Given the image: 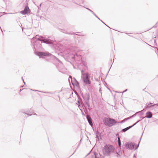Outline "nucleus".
<instances>
[{"label":"nucleus","mask_w":158,"mask_h":158,"mask_svg":"<svg viewBox=\"0 0 158 158\" xmlns=\"http://www.w3.org/2000/svg\"><path fill=\"white\" fill-rule=\"evenodd\" d=\"M48 38H45L39 35H36L33 38V43L32 46L35 50L40 49L41 46V44L44 43L48 44L51 45L54 47L55 49L57 50H60V48L55 45L54 42L55 41L54 39L51 36H48Z\"/></svg>","instance_id":"f257e3e1"},{"label":"nucleus","mask_w":158,"mask_h":158,"mask_svg":"<svg viewBox=\"0 0 158 158\" xmlns=\"http://www.w3.org/2000/svg\"><path fill=\"white\" fill-rule=\"evenodd\" d=\"M102 151L103 155L106 156H110L111 153H114V156L117 158H121L123 155L121 148L116 150L113 145L110 144L105 145Z\"/></svg>","instance_id":"f03ea898"},{"label":"nucleus","mask_w":158,"mask_h":158,"mask_svg":"<svg viewBox=\"0 0 158 158\" xmlns=\"http://www.w3.org/2000/svg\"><path fill=\"white\" fill-rule=\"evenodd\" d=\"M80 52L79 51L70 52V53L72 54L71 58L77 61L78 64H81L82 66L83 65L85 67L87 68V64L83 60L84 58L80 55Z\"/></svg>","instance_id":"7ed1b4c3"},{"label":"nucleus","mask_w":158,"mask_h":158,"mask_svg":"<svg viewBox=\"0 0 158 158\" xmlns=\"http://www.w3.org/2000/svg\"><path fill=\"white\" fill-rule=\"evenodd\" d=\"M81 83L82 85V87L85 89H93L94 88L93 85L91 83L90 80V76L85 75V76H81Z\"/></svg>","instance_id":"20e7f679"},{"label":"nucleus","mask_w":158,"mask_h":158,"mask_svg":"<svg viewBox=\"0 0 158 158\" xmlns=\"http://www.w3.org/2000/svg\"><path fill=\"white\" fill-rule=\"evenodd\" d=\"M35 54L39 56L40 58H45L47 57L55 59L57 61L59 62V63H62V62L57 58L55 56L52 55L51 53L48 52H37L35 53Z\"/></svg>","instance_id":"39448f33"},{"label":"nucleus","mask_w":158,"mask_h":158,"mask_svg":"<svg viewBox=\"0 0 158 158\" xmlns=\"http://www.w3.org/2000/svg\"><path fill=\"white\" fill-rule=\"evenodd\" d=\"M144 129H145V128ZM144 131H143L142 133V134L141 136L140 140L138 144L137 145L136 143L130 141L127 142L125 144V146L126 149L130 150H132L134 149L135 150L137 149L139 147V143L140 142L143 135L144 132Z\"/></svg>","instance_id":"423d86ee"},{"label":"nucleus","mask_w":158,"mask_h":158,"mask_svg":"<svg viewBox=\"0 0 158 158\" xmlns=\"http://www.w3.org/2000/svg\"><path fill=\"white\" fill-rule=\"evenodd\" d=\"M105 125L109 127L115 125L117 123V122L112 118H105L103 120Z\"/></svg>","instance_id":"0eeeda50"},{"label":"nucleus","mask_w":158,"mask_h":158,"mask_svg":"<svg viewBox=\"0 0 158 158\" xmlns=\"http://www.w3.org/2000/svg\"><path fill=\"white\" fill-rule=\"evenodd\" d=\"M80 91V93L81 94V95L84 100V103L85 105H86L88 108H89L90 107L89 100L90 99V95L89 92L86 93L84 95H83V93L82 92L81 89H78Z\"/></svg>","instance_id":"6e6552de"},{"label":"nucleus","mask_w":158,"mask_h":158,"mask_svg":"<svg viewBox=\"0 0 158 158\" xmlns=\"http://www.w3.org/2000/svg\"><path fill=\"white\" fill-rule=\"evenodd\" d=\"M84 111L86 114V117L89 125L92 127L93 126V124L91 117L88 114H87V113L85 110Z\"/></svg>","instance_id":"1a4fd4ad"},{"label":"nucleus","mask_w":158,"mask_h":158,"mask_svg":"<svg viewBox=\"0 0 158 158\" xmlns=\"http://www.w3.org/2000/svg\"><path fill=\"white\" fill-rule=\"evenodd\" d=\"M96 142L99 141L100 139H102V135L101 133L98 131H96Z\"/></svg>","instance_id":"9d476101"},{"label":"nucleus","mask_w":158,"mask_h":158,"mask_svg":"<svg viewBox=\"0 0 158 158\" xmlns=\"http://www.w3.org/2000/svg\"><path fill=\"white\" fill-rule=\"evenodd\" d=\"M23 89H14V92L16 95H19L20 96H23L25 94L23 91Z\"/></svg>","instance_id":"9b49d317"},{"label":"nucleus","mask_w":158,"mask_h":158,"mask_svg":"<svg viewBox=\"0 0 158 158\" xmlns=\"http://www.w3.org/2000/svg\"><path fill=\"white\" fill-rule=\"evenodd\" d=\"M109 90L110 92L112 94L113 96H114V98H115V96L116 95V94H114L113 93H112V91L116 93H122V95H123V93L126 92L127 89H125L123 91V92H119V91H117L114 90L113 89H109Z\"/></svg>","instance_id":"f8f14e48"},{"label":"nucleus","mask_w":158,"mask_h":158,"mask_svg":"<svg viewBox=\"0 0 158 158\" xmlns=\"http://www.w3.org/2000/svg\"><path fill=\"white\" fill-rule=\"evenodd\" d=\"M146 118H151L152 116V113L150 111H147L146 113Z\"/></svg>","instance_id":"ddd939ff"},{"label":"nucleus","mask_w":158,"mask_h":158,"mask_svg":"<svg viewBox=\"0 0 158 158\" xmlns=\"http://www.w3.org/2000/svg\"><path fill=\"white\" fill-rule=\"evenodd\" d=\"M72 84L73 86H76L78 88V89H81L79 85V83L77 81L72 82Z\"/></svg>","instance_id":"4468645a"},{"label":"nucleus","mask_w":158,"mask_h":158,"mask_svg":"<svg viewBox=\"0 0 158 158\" xmlns=\"http://www.w3.org/2000/svg\"><path fill=\"white\" fill-rule=\"evenodd\" d=\"M155 106H158V104H153L151 102H149V103L148 104H146V106L148 108H150L151 107H154Z\"/></svg>","instance_id":"2eb2a0df"},{"label":"nucleus","mask_w":158,"mask_h":158,"mask_svg":"<svg viewBox=\"0 0 158 158\" xmlns=\"http://www.w3.org/2000/svg\"><path fill=\"white\" fill-rule=\"evenodd\" d=\"M61 31H61V32H63L64 33L66 34H71V35H73V34H74V35H79L73 32H71L70 33H69L67 31H65L64 30H63V29H61Z\"/></svg>","instance_id":"dca6fc26"},{"label":"nucleus","mask_w":158,"mask_h":158,"mask_svg":"<svg viewBox=\"0 0 158 158\" xmlns=\"http://www.w3.org/2000/svg\"><path fill=\"white\" fill-rule=\"evenodd\" d=\"M68 81L71 87V89H73L71 86V83L73 82V78L71 75H69L68 79Z\"/></svg>","instance_id":"f3484780"},{"label":"nucleus","mask_w":158,"mask_h":158,"mask_svg":"<svg viewBox=\"0 0 158 158\" xmlns=\"http://www.w3.org/2000/svg\"><path fill=\"white\" fill-rule=\"evenodd\" d=\"M23 113L28 115V116L31 115L32 114V112L30 111V110L27 111L26 112H23Z\"/></svg>","instance_id":"a211bd4d"},{"label":"nucleus","mask_w":158,"mask_h":158,"mask_svg":"<svg viewBox=\"0 0 158 158\" xmlns=\"http://www.w3.org/2000/svg\"><path fill=\"white\" fill-rule=\"evenodd\" d=\"M85 8L90 12H91L92 13L93 15H94L97 18H98V19L100 20V19L94 13L93 11L88 8Z\"/></svg>","instance_id":"6ab92c4d"},{"label":"nucleus","mask_w":158,"mask_h":158,"mask_svg":"<svg viewBox=\"0 0 158 158\" xmlns=\"http://www.w3.org/2000/svg\"><path fill=\"white\" fill-rule=\"evenodd\" d=\"M131 128V127H130V126L128 127L125 128H123V129H122L121 130V131L122 132H125L126 131H128V130H129V129H130Z\"/></svg>","instance_id":"aec40b11"},{"label":"nucleus","mask_w":158,"mask_h":158,"mask_svg":"<svg viewBox=\"0 0 158 158\" xmlns=\"http://www.w3.org/2000/svg\"><path fill=\"white\" fill-rule=\"evenodd\" d=\"M24 10H25L28 13L30 11V9H29V8L27 6H25V8L24 9Z\"/></svg>","instance_id":"412c9836"},{"label":"nucleus","mask_w":158,"mask_h":158,"mask_svg":"<svg viewBox=\"0 0 158 158\" xmlns=\"http://www.w3.org/2000/svg\"><path fill=\"white\" fill-rule=\"evenodd\" d=\"M20 13L23 15H25L28 13H27V12L25 10H22L20 11Z\"/></svg>","instance_id":"4be33fe9"},{"label":"nucleus","mask_w":158,"mask_h":158,"mask_svg":"<svg viewBox=\"0 0 158 158\" xmlns=\"http://www.w3.org/2000/svg\"><path fill=\"white\" fill-rule=\"evenodd\" d=\"M81 71L82 75L81 76H85V75H89L88 73H84V71L83 70H81Z\"/></svg>","instance_id":"5701e85b"},{"label":"nucleus","mask_w":158,"mask_h":158,"mask_svg":"<svg viewBox=\"0 0 158 158\" xmlns=\"http://www.w3.org/2000/svg\"><path fill=\"white\" fill-rule=\"evenodd\" d=\"M93 153L94 156V158H100L98 156V154L96 152H93Z\"/></svg>","instance_id":"b1692460"},{"label":"nucleus","mask_w":158,"mask_h":158,"mask_svg":"<svg viewBox=\"0 0 158 158\" xmlns=\"http://www.w3.org/2000/svg\"><path fill=\"white\" fill-rule=\"evenodd\" d=\"M137 113H140V114H139L138 115H143L144 114V113L143 112V111L142 110H141V111H139L137 112Z\"/></svg>","instance_id":"393cba45"},{"label":"nucleus","mask_w":158,"mask_h":158,"mask_svg":"<svg viewBox=\"0 0 158 158\" xmlns=\"http://www.w3.org/2000/svg\"><path fill=\"white\" fill-rule=\"evenodd\" d=\"M72 90H73V91L77 95L78 98L79 99V96L78 95V94L77 93L76 91V89H72Z\"/></svg>","instance_id":"a878e982"},{"label":"nucleus","mask_w":158,"mask_h":158,"mask_svg":"<svg viewBox=\"0 0 158 158\" xmlns=\"http://www.w3.org/2000/svg\"><path fill=\"white\" fill-rule=\"evenodd\" d=\"M137 114L138 113H137V112H136L135 113V114H133L132 116H130V117L131 118V119L132 118H133V117H134L135 116L137 115Z\"/></svg>","instance_id":"bb28decb"},{"label":"nucleus","mask_w":158,"mask_h":158,"mask_svg":"<svg viewBox=\"0 0 158 158\" xmlns=\"http://www.w3.org/2000/svg\"><path fill=\"white\" fill-rule=\"evenodd\" d=\"M131 119V118L130 117H127V118H125L124 120L125 121H127V120H129L130 119Z\"/></svg>","instance_id":"cd10ccee"},{"label":"nucleus","mask_w":158,"mask_h":158,"mask_svg":"<svg viewBox=\"0 0 158 158\" xmlns=\"http://www.w3.org/2000/svg\"><path fill=\"white\" fill-rule=\"evenodd\" d=\"M125 122V121L124 120V119H123V120H121V121H120L119 122H117V123H124Z\"/></svg>","instance_id":"c85d7f7f"},{"label":"nucleus","mask_w":158,"mask_h":158,"mask_svg":"<svg viewBox=\"0 0 158 158\" xmlns=\"http://www.w3.org/2000/svg\"><path fill=\"white\" fill-rule=\"evenodd\" d=\"M118 146L120 147L121 146V141H118Z\"/></svg>","instance_id":"c756f323"},{"label":"nucleus","mask_w":158,"mask_h":158,"mask_svg":"<svg viewBox=\"0 0 158 158\" xmlns=\"http://www.w3.org/2000/svg\"><path fill=\"white\" fill-rule=\"evenodd\" d=\"M148 109V107L145 106L144 108L142 110H143V111H145L146 110Z\"/></svg>","instance_id":"7c9ffc66"},{"label":"nucleus","mask_w":158,"mask_h":158,"mask_svg":"<svg viewBox=\"0 0 158 158\" xmlns=\"http://www.w3.org/2000/svg\"><path fill=\"white\" fill-rule=\"evenodd\" d=\"M77 81V80L75 77H73V82Z\"/></svg>","instance_id":"2f4dec72"},{"label":"nucleus","mask_w":158,"mask_h":158,"mask_svg":"<svg viewBox=\"0 0 158 158\" xmlns=\"http://www.w3.org/2000/svg\"><path fill=\"white\" fill-rule=\"evenodd\" d=\"M77 103L78 104V106H79V105H81L80 102V101H79V100H77Z\"/></svg>","instance_id":"473e14b6"},{"label":"nucleus","mask_w":158,"mask_h":158,"mask_svg":"<svg viewBox=\"0 0 158 158\" xmlns=\"http://www.w3.org/2000/svg\"><path fill=\"white\" fill-rule=\"evenodd\" d=\"M137 123H136V122L135 123H134L133 125H132V126H130V127H131V128H132V127H133V126H135L136 124Z\"/></svg>","instance_id":"72a5a7b5"},{"label":"nucleus","mask_w":158,"mask_h":158,"mask_svg":"<svg viewBox=\"0 0 158 158\" xmlns=\"http://www.w3.org/2000/svg\"><path fill=\"white\" fill-rule=\"evenodd\" d=\"M31 90H33V91H35L40 92H42L41 91H40L38 90L37 89H31Z\"/></svg>","instance_id":"f704fd0d"},{"label":"nucleus","mask_w":158,"mask_h":158,"mask_svg":"<svg viewBox=\"0 0 158 158\" xmlns=\"http://www.w3.org/2000/svg\"><path fill=\"white\" fill-rule=\"evenodd\" d=\"M100 21H101L104 24H105V25H106V24L105 23H104L103 21H102L101 19H100V20H99Z\"/></svg>","instance_id":"c9c22d12"},{"label":"nucleus","mask_w":158,"mask_h":158,"mask_svg":"<svg viewBox=\"0 0 158 158\" xmlns=\"http://www.w3.org/2000/svg\"><path fill=\"white\" fill-rule=\"evenodd\" d=\"M140 121H141V119H139L136 122V123H138Z\"/></svg>","instance_id":"e433bc0d"},{"label":"nucleus","mask_w":158,"mask_h":158,"mask_svg":"<svg viewBox=\"0 0 158 158\" xmlns=\"http://www.w3.org/2000/svg\"><path fill=\"white\" fill-rule=\"evenodd\" d=\"M140 118H142V119H143L145 118V117H143V116H140Z\"/></svg>","instance_id":"4c0bfd02"},{"label":"nucleus","mask_w":158,"mask_h":158,"mask_svg":"<svg viewBox=\"0 0 158 158\" xmlns=\"http://www.w3.org/2000/svg\"><path fill=\"white\" fill-rule=\"evenodd\" d=\"M133 158H136V155L135 154H134L133 156Z\"/></svg>","instance_id":"58836bf2"},{"label":"nucleus","mask_w":158,"mask_h":158,"mask_svg":"<svg viewBox=\"0 0 158 158\" xmlns=\"http://www.w3.org/2000/svg\"><path fill=\"white\" fill-rule=\"evenodd\" d=\"M124 33H125L127 34V35H129V36H130L132 37H133V36H132L131 35H129L127 33H126V32H124Z\"/></svg>","instance_id":"ea45409f"},{"label":"nucleus","mask_w":158,"mask_h":158,"mask_svg":"<svg viewBox=\"0 0 158 158\" xmlns=\"http://www.w3.org/2000/svg\"><path fill=\"white\" fill-rule=\"evenodd\" d=\"M45 93H47V94H52V93H51V92H44Z\"/></svg>","instance_id":"a19ab883"},{"label":"nucleus","mask_w":158,"mask_h":158,"mask_svg":"<svg viewBox=\"0 0 158 158\" xmlns=\"http://www.w3.org/2000/svg\"><path fill=\"white\" fill-rule=\"evenodd\" d=\"M99 92L102 94V89H99Z\"/></svg>","instance_id":"79ce46f5"},{"label":"nucleus","mask_w":158,"mask_h":158,"mask_svg":"<svg viewBox=\"0 0 158 158\" xmlns=\"http://www.w3.org/2000/svg\"><path fill=\"white\" fill-rule=\"evenodd\" d=\"M118 141H121L120 139V138L119 137H118Z\"/></svg>","instance_id":"37998d69"},{"label":"nucleus","mask_w":158,"mask_h":158,"mask_svg":"<svg viewBox=\"0 0 158 158\" xmlns=\"http://www.w3.org/2000/svg\"><path fill=\"white\" fill-rule=\"evenodd\" d=\"M82 114L83 115H85L84 113L82 111Z\"/></svg>","instance_id":"c03bdc74"},{"label":"nucleus","mask_w":158,"mask_h":158,"mask_svg":"<svg viewBox=\"0 0 158 158\" xmlns=\"http://www.w3.org/2000/svg\"><path fill=\"white\" fill-rule=\"evenodd\" d=\"M22 80H23V82L24 83V84H25V82H24V81H23V77H22Z\"/></svg>","instance_id":"a18cd8bd"},{"label":"nucleus","mask_w":158,"mask_h":158,"mask_svg":"<svg viewBox=\"0 0 158 158\" xmlns=\"http://www.w3.org/2000/svg\"><path fill=\"white\" fill-rule=\"evenodd\" d=\"M33 115H36V116L38 115L36 114V113H34V114H33Z\"/></svg>","instance_id":"49530a36"},{"label":"nucleus","mask_w":158,"mask_h":158,"mask_svg":"<svg viewBox=\"0 0 158 158\" xmlns=\"http://www.w3.org/2000/svg\"><path fill=\"white\" fill-rule=\"evenodd\" d=\"M91 151H91H90L89 152V153L87 154V155H88L89 154Z\"/></svg>","instance_id":"de8ad7c7"},{"label":"nucleus","mask_w":158,"mask_h":158,"mask_svg":"<svg viewBox=\"0 0 158 158\" xmlns=\"http://www.w3.org/2000/svg\"><path fill=\"white\" fill-rule=\"evenodd\" d=\"M111 67H110V69H109V71H108V73H109V71H110V68H111Z\"/></svg>","instance_id":"09e8293b"},{"label":"nucleus","mask_w":158,"mask_h":158,"mask_svg":"<svg viewBox=\"0 0 158 158\" xmlns=\"http://www.w3.org/2000/svg\"><path fill=\"white\" fill-rule=\"evenodd\" d=\"M80 143H79V144H78V146L77 147V149L78 148V147L79 146V145H80Z\"/></svg>","instance_id":"8fccbe9b"},{"label":"nucleus","mask_w":158,"mask_h":158,"mask_svg":"<svg viewBox=\"0 0 158 158\" xmlns=\"http://www.w3.org/2000/svg\"><path fill=\"white\" fill-rule=\"evenodd\" d=\"M106 87L107 88V89H110V88H108V87H107L106 86Z\"/></svg>","instance_id":"3c124183"},{"label":"nucleus","mask_w":158,"mask_h":158,"mask_svg":"<svg viewBox=\"0 0 158 158\" xmlns=\"http://www.w3.org/2000/svg\"><path fill=\"white\" fill-rule=\"evenodd\" d=\"M23 85L22 86V85H21L20 86V88H22V87H23Z\"/></svg>","instance_id":"603ef678"},{"label":"nucleus","mask_w":158,"mask_h":158,"mask_svg":"<svg viewBox=\"0 0 158 158\" xmlns=\"http://www.w3.org/2000/svg\"><path fill=\"white\" fill-rule=\"evenodd\" d=\"M0 29H1V31H2V28H1V27H0Z\"/></svg>","instance_id":"864d4df0"},{"label":"nucleus","mask_w":158,"mask_h":158,"mask_svg":"<svg viewBox=\"0 0 158 158\" xmlns=\"http://www.w3.org/2000/svg\"><path fill=\"white\" fill-rule=\"evenodd\" d=\"M22 89H27L26 88H23Z\"/></svg>","instance_id":"5fc2aeb1"},{"label":"nucleus","mask_w":158,"mask_h":158,"mask_svg":"<svg viewBox=\"0 0 158 158\" xmlns=\"http://www.w3.org/2000/svg\"><path fill=\"white\" fill-rule=\"evenodd\" d=\"M74 37L75 38H76V36H74Z\"/></svg>","instance_id":"6e6d98bb"},{"label":"nucleus","mask_w":158,"mask_h":158,"mask_svg":"<svg viewBox=\"0 0 158 158\" xmlns=\"http://www.w3.org/2000/svg\"><path fill=\"white\" fill-rule=\"evenodd\" d=\"M110 61H111V62L112 61V59H111L110 60Z\"/></svg>","instance_id":"4d7b16f0"},{"label":"nucleus","mask_w":158,"mask_h":158,"mask_svg":"<svg viewBox=\"0 0 158 158\" xmlns=\"http://www.w3.org/2000/svg\"><path fill=\"white\" fill-rule=\"evenodd\" d=\"M107 27H108L109 28H110L109 26H108Z\"/></svg>","instance_id":"13d9d810"},{"label":"nucleus","mask_w":158,"mask_h":158,"mask_svg":"<svg viewBox=\"0 0 158 158\" xmlns=\"http://www.w3.org/2000/svg\"><path fill=\"white\" fill-rule=\"evenodd\" d=\"M81 139L80 140V142H81Z\"/></svg>","instance_id":"bf43d9fd"},{"label":"nucleus","mask_w":158,"mask_h":158,"mask_svg":"<svg viewBox=\"0 0 158 158\" xmlns=\"http://www.w3.org/2000/svg\"><path fill=\"white\" fill-rule=\"evenodd\" d=\"M74 152H73V154H72V155H73V154H74Z\"/></svg>","instance_id":"052dcab7"},{"label":"nucleus","mask_w":158,"mask_h":158,"mask_svg":"<svg viewBox=\"0 0 158 158\" xmlns=\"http://www.w3.org/2000/svg\"><path fill=\"white\" fill-rule=\"evenodd\" d=\"M73 94V92H72V94Z\"/></svg>","instance_id":"680f3d73"},{"label":"nucleus","mask_w":158,"mask_h":158,"mask_svg":"<svg viewBox=\"0 0 158 158\" xmlns=\"http://www.w3.org/2000/svg\"><path fill=\"white\" fill-rule=\"evenodd\" d=\"M75 3L76 4H77V5H78V3Z\"/></svg>","instance_id":"e2e57ef3"},{"label":"nucleus","mask_w":158,"mask_h":158,"mask_svg":"<svg viewBox=\"0 0 158 158\" xmlns=\"http://www.w3.org/2000/svg\"><path fill=\"white\" fill-rule=\"evenodd\" d=\"M89 92H90V90H90V89H89Z\"/></svg>","instance_id":"0e129e2a"},{"label":"nucleus","mask_w":158,"mask_h":158,"mask_svg":"<svg viewBox=\"0 0 158 158\" xmlns=\"http://www.w3.org/2000/svg\"><path fill=\"white\" fill-rule=\"evenodd\" d=\"M91 79H92H92H93V78L92 77V78Z\"/></svg>","instance_id":"69168bd1"},{"label":"nucleus","mask_w":158,"mask_h":158,"mask_svg":"<svg viewBox=\"0 0 158 158\" xmlns=\"http://www.w3.org/2000/svg\"><path fill=\"white\" fill-rule=\"evenodd\" d=\"M106 26L107 27H108V25H106Z\"/></svg>","instance_id":"338daca9"},{"label":"nucleus","mask_w":158,"mask_h":158,"mask_svg":"<svg viewBox=\"0 0 158 158\" xmlns=\"http://www.w3.org/2000/svg\"><path fill=\"white\" fill-rule=\"evenodd\" d=\"M107 75H108V73H107V75H106V76H107Z\"/></svg>","instance_id":"774afa93"}]
</instances>
